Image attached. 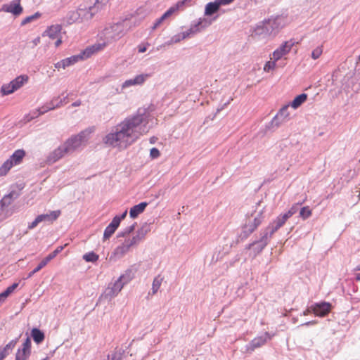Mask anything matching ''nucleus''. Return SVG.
Wrapping results in <instances>:
<instances>
[{
    "label": "nucleus",
    "mask_w": 360,
    "mask_h": 360,
    "mask_svg": "<svg viewBox=\"0 0 360 360\" xmlns=\"http://www.w3.org/2000/svg\"><path fill=\"white\" fill-rule=\"evenodd\" d=\"M124 26L123 22H117L107 26L99 34L102 43L95 44L86 47L79 54L63 59L55 64V68H66L73 65L79 60H84L91 57L94 53L102 49L108 44L118 40L124 35Z\"/></svg>",
    "instance_id": "f257e3e1"
},
{
    "label": "nucleus",
    "mask_w": 360,
    "mask_h": 360,
    "mask_svg": "<svg viewBox=\"0 0 360 360\" xmlns=\"http://www.w3.org/2000/svg\"><path fill=\"white\" fill-rule=\"evenodd\" d=\"M147 119V109L139 108L135 114L128 116L117 126V130L126 146L131 145L139 139L135 130L143 122H146Z\"/></svg>",
    "instance_id": "f03ea898"
},
{
    "label": "nucleus",
    "mask_w": 360,
    "mask_h": 360,
    "mask_svg": "<svg viewBox=\"0 0 360 360\" xmlns=\"http://www.w3.org/2000/svg\"><path fill=\"white\" fill-rule=\"evenodd\" d=\"M90 133L87 130H83L77 134L72 135L62 145L64 151L67 153H72L77 150L84 143L88 141V134Z\"/></svg>",
    "instance_id": "7ed1b4c3"
},
{
    "label": "nucleus",
    "mask_w": 360,
    "mask_h": 360,
    "mask_svg": "<svg viewBox=\"0 0 360 360\" xmlns=\"http://www.w3.org/2000/svg\"><path fill=\"white\" fill-rule=\"evenodd\" d=\"M29 77L26 75H20L12 79L7 84H4L0 89L1 96L10 95L19 89L28 82Z\"/></svg>",
    "instance_id": "20e7f679"
},
{
    "label": "nucleus",
    "mask_w": 360,
    "mask_h": 360,
    "mask_svg": "<svg viewBox=\"0 0 360 360\" xmlns=\"http://www.w3.org/2000/svg\"><path fill=\"white\" fill-rule=\"evenodd\" d=\"M294 44L292 40L283 42L273 52L271 60L266 61L263 68H278L276 62L290 51Z\"/></svg>",
    "instance_id": "39448f33"
},
{
    "label": "nucleus",
    "mask_w": 360,
    "mask_h": 360,
    "mask_svg": "<svg viewBox=\"0 0 360 360\" xmlns=\"http://www.w3.org/2000/svg\"><path fill=\"white\" fill-rule=\"evenodd\" d=\"M271 35L275 36L287 24V18L283 15L271 16L264 20Z\"/></svg>",
    "instance_id": "423d86ee"
},
{
    "label": "nucleus",
    "mask_w": 360,
    "mask_h": 360,
    "mask_svg": "<svg viewBox=\"0 0 360 360\" xmlns=\"http://www.w3.org/2000/svg\"><path fill=\"white\" fill-rule=\"evenodd\" d=\"M104 4L96 0L93 6L88 8H79L80 22L89 21L101 9H103Z\"/></svg>",
    "instance_id": "0eeeda50"
},
{
    "label": "nucleus",
    "mask_w": 360,
    "mask_h": 360,
    "mask_svg": "<svg viewBox=\"0 0 360 360\" xmlns=\"http://www.w3.org/2000/svg\"><path fill=\"white\" fill-rule=\"evenodd\" d=\"M61 212L60 210L50 211L49 213L41 214L37 216V217L27 225L29 230L34 229L39 223L47 221L53 223L56 221L60 215Z\"/></svg>",
    "instance_id": "6e6552de"
},
{
    "label": "nucleus",
    "mask_w": 360,
    "mask_h": 360,
    "mask_svg": "<svg viewBox=\"0 0 360 360\" xmlns=\"http://www.w3.org/2000/svg\"><path fill=\"white\" fill-rule=\"evenodd\" d=\"M65 245L58 246L53 252L47 255L38 264L37 266L31 271L27 276V279L31 278L34 274L39 271L41 269H43L51 260L55 258L60 252L64 249Z\"/></svg>",
    "instance_id": "1a4fd4ad"
},
{
    "label": "nucleus",
    "mask_w": 360,
    "mask_h": 360,
    "mask_svg": "<svg viewBox=\"0 0 360 360\" xmlns=\"http://www.w3.org/2000/svg\"><path fill=\"white\" fill-rule=\"evenodd\" d=\"M332 309V304L326 301L314 302L310 306V310L315 316L324 317L328 314Z\"/></svg>",
    "instance_id": "9d476101"
},
{
    "label": "nucleus",
    "mask_w": 360,
    "mask_h": 360,
    "mask_svg": "<svg viewBox=\"0 0 360 360\" xmlns=\"http://www.w3.org/2000/svg\"><path fill=\"white\" fill-rule=\"evenodd\" d=\"M274 335V333H270L269 332H264L262 335L255 338L247 345V350L254 351L255 349L260 347L268 340H270Z\"/></svg>",
    "instance_id": "9b49d317"
},
{
    "label": "nucleus",
    "mask_w": 360,
    "mask_h": 360,
    "mask_svg": "<svg viewBox=\"0 0 360 360\" xmlns=\"http://www.w3.org/2000/svg\"><path fill=\"white\" fill-rule=\"evenodd\" d=\"M0 11L18 16L22 13L23 8L20 5V0H13L8 4H4Z\"/></svg>",
    "instance_id": "f8f14e48"
},
{
    "label": "nucleus",
    "mask_w": 360,
    "mask_h": 360,
    "mask_svg": "<svg viewBox=\"0 0 360 360\" xmlns=\"http://www.w3.org/2000/svg\"><path fill=\"white\" fill-rule=\"evenodd\" d=\"M212 23V21L206 18H200L197 22L192 24L190 28L184 32L188 33V37L190 35L195 34L200 32L203 29L209 27Z\"/></svg>",
    "instance_id": "ddd939ff"
},
{
    "label": "nucleus",
    "mask_w": 360,
    "mask_h": 360,
    "mask_svg": "<svg viewBox=\"0 0 360 360\" xmlns=\"http://www.w3.org/2000/svg\"><path fill=\"white\" fill-rule=\"evenodd\" d=\"M281 124L277 120V117L274 116L270 122L262 126L259 130V134L264 136L275 131Z\"/></svg>",
    "instance_id": "4468645a"
},
{
    "label": "nucleus",
    "mask_w": 360,
    "mask_h": 360,
    "mask_svg": "<svg viewBox=\"0 0 360 360\" xmlns=\"http://www.w3.org/2000/svg\"><path fill=\"white\" fill-rule=\"evenodd\" d=\"M270 35L271 34L264 20L257 24V25L252 32V37H258L259 38H266V37Z\"/></svg>",
    "instance_id": "2eb2a0df"
},
{
    "label": "nucleus",
    "mask_w": 360,
    "mask_h": 360,
    "mask_svg": "<svg viewBox=\"0 0 360 360\" xmlns=\"http://www.w3.org/2000/svg\"><path fill=\"white\" fill-rule=\"evenodd\" d=\"M149 77H150V74L148 73H142L138 75L134 78L127 79L122 84V88L125 89L133 85H141Z\"/></svg>",
    "instance_id": "dca6fc26"
},
{
    "label": "nucleus",
    "mask_w": 360,
    "mask_h": 360,
    "mask_svg": "<svg viewBox=\"0 0 360 360\" xmlns=\"http://www.w3.org/2000/svg\"><path fill=\"white\" fill-rule=\"evenodd\" d=\"M122 140V138L117 129L109 132L103 138V143L111 147H115L116 146L115 143L120 142Z\"/></svg>",
    "instance_id": "f3484780"
},
{
    "label": "nucleus",
    "mask_w": 360,
    "mask_h": 360,
    "mask_svg": "<svg viewBox=\"0 0 360 360\" xmlns=\"http://www.w3.org/2000/svg\"><path fill=\"white\" fill-rule=\"evenodd\" d=\"M65 154H68L66 151H64V148L62 145L54 149L51 152L46 158V163L48 165H52L59 160Z\"/></svg>",
    "instance_id": "a211bd4d"
},
{
    "label": "nucleus",
    "mask_w": 360,
    "mask_h": 360,
    "mask_svg": "<svg viewBox=\"0 0 360 360\" xmlns=\"http://www.w3.org/2000/svg\"><path fill=\"white\" fill-rule=\"evenodd\" d=\"M148 205V202L146 201H143L139 202L137 205L132 206L129 210V217L130 218L134 219L138 217V216L143 213L146 207Z\"/></svg>",
    "instance_id": "6ab92c4d"
},
{
    "label": "nucleus",
    "mask_w": 360,
    "mask_h": 360,
    "mask_svg": "<svg viewBox=\"0 0 360 360\" xmlns=\"http://www.w3.org/2000/svg\"><path fill=\"white\" fill-rule=\"evenodd\" d=\"M119 226L120 224L112 219L104 230L103 241L108 240L115 233Z\"/></svg>",
    "instance_id": "aec40b11"
},
{
    "label": "nucleus",
    "mask_w": 360,
    "mask_h": 360,
    "mask_svg": "<svg viewBox=\"0 0 360 360\" xmlns=\"http://www.w3.org/2000/svg\"><path fill=\"white\" fill-rule=\"evenodd\" d=\"M289 107L290 106L288 104L284 105L274 115L275 117H277V120L281 124L286 122L290 119V112L288 111Z\"/></svg>",
    "instance_id": "412c9836"
},
{
    "label": "nucleus",
    "mask_w": 360,
    "mask_h": 360,
    "mask_svg": "<svg viewBox=\"0 0 360 360\" xmlns=\"http://www.w3.org/2000/svg\"><path fill=\"white\" fill-rule=\"evenodd\" d=\"M26 153L23 149H18L8 159L13 166L20 164L25 156Z\"/></svg>",
    "instance_id": "4be33fe9"
},
{
    "label": "nucleus",
    "mask_w": 360,
    "mask_h": 360,
    "mask_svg": "<svg viewBox=\"0 0 360 360\" xmlns=\"http://www.w3.org/2000/svg\"><path fill=\"white\" fill-rule=\"evenodd\" d=\"M124 283L119 278L113 283L111 288L105 290L106 296L112 297L117 295L123 288Z\"/></svg>",
    "instance_id": "5701e85b"
},
{
    "label": "nucleus",
    "mask_w": 360,
    "mask_h": 360,
    "mask_svg": "<svg viewBox=\"0 0 360 360\" xmlns=\"http://www.w3.org/2000/svg\"><path fill=\"white\" fill-rule=\"evenodd\" d=\"M308 95L306 93L300 94L294 97L288 105L293 109H297L301 106L307 99Z\"/></svg>",
    "instance_id": "b1692460"
},
{
    "label": "nucleus",
    "mask_w": 360,
    "mask_h": 360,
    "mask_svg": "<svg viewBox=\"0 0 360 360\" xmlns=\"http://www.w3.org/2000/svg\"><path fill=\"white\" fill-rule=\"evenodd\" d=\"M30 338H32L34 342L39 345L41 344L45 339V334L43 330L37 327H34L30 331Z\"/></svg>",
    "instance_id": "393cba45"
},
{
    "label": "nucleus",
    "mask_w": 360,
    "mask_h": 360,
    "mask_svg": "<svg viewBox=\"0 0 360 360\" xmlns=\"http://www.w3.org/2000/svg\"><path fill=\"white\" fill-rule=\"evenodd\" d=\"M62 27L60 25H54L49 27L43 34L52 39H57L60 34Z\"/></svg>",
    "instance_id": "a878e982"
},
{
    "label": "nucleus",
    "mask_w": 360,
    "mask_h": 360,
    "mask_svg": "<svg viewBox=\"0 0 360 360\" xmlns=\"http://www.w3.org/2000/svg\"><path fill=\"white\" fill-rule=\"evenodd\" d=\"M176 11H177L176 8L174 7V6H171L160 18H158L155 20V23L151 27L152 30H155V29H157L165 20L170 17Z\"/></svg>",
    "instance_id": "bb28decb"
},
{
    "label": "nucleus",
    "mask_w": 360,
    "mask_h": 360,
    "mask_svg": "<svg viewBox=\"0 0 360 360\" xmlns=\"http://www.w3.org/2000/svg\"><path fill=\"white\" fill-rule=\"evenodd\" d=\"M254 232V230L250 226L249 224H244L242 226V230L238 234L236 243L238 244L240 241L246 240L249 236Z\"/></svg>",
    "instance_id": "cd10ccee"
},
{
    "label": "nucleus",
    "mask_w": 360,
    "mask_h": 360,
    "mask_svg": "<svg viewBox=\"0 0 360 360\" xmlns=\"http://www.w3.org/2000/svg\"><path fill=\"white\" fill-rule=\"evenodd\" d=\"M130 248L131 245L125 240L124 243L114 249L112 255L115 257H122L129 250Z\"/></svg>",
    "instance_id": "c85d7f7f"
},
{
    "label": "nucleus",
    "mask_w": 360,
    "mask_h": 360,
    "mask_svg": "<svg viewBox=\"0 0 360 360\" xmlns=\"http://www.w3.org/2000/svg\"><path fill=\"white\" fill-rule=\"evenodd\" d=\"M220 7L221 6L216 0L214 1L209 2L206 4L205 8V15L212 16L219 11Z\"/></svg>",
    "instance_id": "c756f323"
},
{
    "label": "nucleus",
    "mask_w": 360,
    "mask_h": 360,
    "mask_svg": "<svg viewBox=\"0 0 360 360\" xmlns=\"http://www.w3.org/2000/svg\"><path fill=\"white\" fill-rule=\"evenodd\" d=\"M18 285L19 283L15 282L11 285L8 286L3 292H1L0 293V303L4 302L6 298L14 292Z\"/></svg>",
    "instance_id": "7c9ffc66"
},
{
    "label": "nucleus",
    "mask_w": 360,
    "mask_h": 360,
    "mask_svg": "<svg viewBox=\"0 0 360 360\" xmlns=\"http://www.w3.org/2000/svg\"><path fill=\"white\" fill-rule=\"evenodd\" d=\"M255 242H256V245L252 248V254L254 257H256L263 251L268 245V242H265L261 238L255 240Z\"/></svg>",
    "instance_id": "2f4dec72"
},
{
    "label": "nucleus",
    "mask_w": 360,
    "mask_h": 360,
    "mask_svg": "<svg viewBox=\"0 0 360 360\" xmlns=\"http://www.w3.org/2000/svg\"><path fill=\"white\" fill-rule=\"evenodd\" d=\"M66 22L69 25L77 22H80L79 13L78 12V9L76 11H71L68 12L66 16Z\"/></svg>",
    "instance_id": "473e14b6"
},
{
    "label": "nucleus",
    "mask_w": 360,
    "mask_h": 360,
    "mask_svg": "<svg viewBox=\"0 0 360 360\" xmlns=\"http://www.w3.org/2000/svg\"><path fill=\"white\" fill-rule=\"evenodd\" d=\"M188 37V33L187 32H181L178 33L175 35H174L169 41H166L164 44V46H169L173 44H176L178 42H180L181 40L186 39Z\"/></svg>",
    "instance_id": "72a5a7b5"
},
{
    "label": "nucleus",
    "mask_w": 360,
    "mask_h": 360,
    "mask_svg": "<svg viewBox=\"0 0 360 360\" xmlns=\"http://www.w3.org/2000/svg\"><path fill=\"white\" fill-rule=\"evenodd\" d=\"M136 222L133 223L131 225L125 227L117 234V238H124L134 231L136 226Z\"/></svg>",
    "instance_id": "f704fd0d"
},
{
    "label": "nucleus",
    "mask_w": 360,
    "mask_h": 360,
    "mask_svg": "<svg viewBox=\"0 0 360 360\" xmlns=\"http://www.w3.org/2000/svg\"><path fill=\"white\" fill-rule=\"evenodd\" d=\"M134 277V274L131 269H127L124 273L120 276L118 278L120 281H122L124 285L127 284L129 281H131Z\"/></svg>",
    "instance_id": "c9c22d12"
},
{
    "label": "nucleus",
    "mask_w": 360,
    "mask_h": 360,
    "mask_svg": "<svg viewBox=\"0 0 360 360\" xmlns=\"http://www.w3.org/2000/svg\"><path fill=\"white\" fill-rule=\"evenodd\" d=\"M82 259L86 262H91L95 263L99 259V255L96 253L94 251H90L83 255Z\"/></svg>",
    "instance_id": "e433bc0d"
},
{
    "label": "nucleus",
    "mask_w": 360,
    "mask_h": 360,
    "mask_svg": "<svg viewBox=\"0 0 360 360\" xmlns=\"http://www.w3.org/2000/svg\"><path fill=\"white\" fill-rule=\"evenodd\" d=\"M152 222L143 223L141 226L137 230L136 233L143 239L146 234L149 233L151 230Z\"/></svg>",
    "instance_id": "4c0bfd02"
},
{
    "label": "nucleus",
    "mask_w": 360,
    "mask_h": 360,
    "mask_svg": "<svg viewBox=\"0 0 360 360\" xmlns=\"http://www.w3.org/2000/svg\"><path fill=\"white\" fill-rule=\"evenodd\" d=\"M263 218V211L261 210L254 218L252 222L249 224L250 226L255 231L262 224Z\"/></svg>",
    "instance_id": "58836bf2"
},
{
    "label": "nucleus",
    "mask_w": 360,
    "mask_h": 360,
    "mask_svg": "<svg viewBox=\"0 0 360 360\" xmlns=\"http://www.w3.org/2000/svg\"><path fill=\"white\" fill-rule=\"evenodd\" d=\"M18 341V338H15L11 340L8 344H6L4 347H0V349L4 352L8 356L10 352L13 350V349L16 345Z\"/></svg>",
    "instance_id": "ea45409f"
},
{
    "label": "nucleus",
    "mask_w": 360,
    "mask_h": 360,
    "mask_svg": "<svg viewBox=\"0 0 360 360\" xmlns=\"http://www.w3.org/2000/svg\"><path fill=\"white\" fill-rule=\"evenodd\" d=\"M271 224L266 226L264 230H262L260 232V238L264 240L265 242L269 243V239L272 237L275 232L272 231L270 229Z\"/></svg>",
    "instance_id": "a19ab883"
},
{
    "label": "nucleus",
    "mask_w": 360,
    "mask_h": 360,
    "mask_svg": "<svg viewBox=\"0 0 360 360\" xmlns=\"http://www.w3.org/2000/svg\"><path fill=\"white\" fill-rule=\"evenodd\" d=\"M13 167V164L7 159L0 167V176L6 175Z\"/></svg>",
    "instance_id": "79ce46f5"
},
{
    "label": "nucleus",
    "mask_w": 360,
    "mask_h": 360,
    "mask_svg": "<svg viewBox=\"0 0 360 360\" xmlns=\"http://www.w3.org/2000/svg\"><path fill=\"white\" fill-rule=\"evenodd\" d=\"M31 355V352L17 349L15 360H27Z\"/></svg>",
    "instance_id": "37998d69"
},
{
    "label": "nucleus",
    "mask_w": 360,
    "mask_h": 360,
    "mask_svg": "<svg viewBox=\"0 0 360 360\" xmlns=\"http://www.w3.org/2000/svg\"><path fill=\"white\" fill-rule=\"evenodd\" d=\"M357 291H358V286L356 284H354V283L349 284L348 290H347L348 295L352 296V293H356ZM351 300L353 303H356L359 300L356 297H351Z\"/></svg>",
    "instance_id": "c03bdc74"
},
{
    "label": "nucleus",
    "mask_w": 360,
    "mask_h": 360,
    "mask_svg": "<svg viewBox=\"0 0 360 360\" xmlns=\"http://www.w3.org/2000/svg\"><path fill=\"white\" fill-rule=\"evenodd\" d=\"M27 338L25 339L24 342H22L21 347H19L18 349L21 350H25L27 352H32V341L30 337L27 335V333H26Z\"/></svg>",
    "instance_id": "a18cd8bd"
},
{
    "label": "nucleus",
    "mask_w": 360,
    "mask_h": 360,
    "mask_svg": "<svg viewBox=\"0 0 360 360\" xmlns=\"http://www.w3.org/2000/svg\"><path fill=\"white\" fill-rule=\"evenodd\" d=\"M311 215V210L309 206H304L300 210V217L305 220Z\"/></svg>",
    "instance_id": "49530a36"
},
{
    "label": "nucleus",
    "mask_w": 360,
    "mask_h": 360,
    "mask_svg": "<svg viewBox=\"0 0 360 360\" xmlns=\"http://www.w3.org/2000/svg\"><path fill=\"white\" fill-rule=\"evenodd\" d=\"M6 195V196H8L9 198V199L13 200V202L15 199H17L21 195V193H20L19 191H17L13 187L11 186V189H10L8 193H7Z\"/></svg>",
    "instance_id": "de8ad7c7"
},
{
    "label": "nucleus",
    "mask_w": 360,
    "mask_h": 360,
    "mask_svg": "<svg viewBox=\"0 0 360 360\" xmlns=\"http://www.w3.org/2000/svg\"><path fill=\"white\" fill-rule=\"evenodd\" d=\"M58 99L59 96L53 98L51 101H50L49 103H46V105H48V107L53 106L54 109L60 107L63 105V100L58 101Z\"/></svg>",
    "instance_id": "09e8293b"
},
{
    "label": "nucleus",
    "mask_w": 360,
    "mask_h": 360,
    "mask_svg": "<svg viewBox=\"0 0 360 360\" xmlns=\"http://www.w3.org/2000/svg\"><path fill=\"white\" fill-rule=\"evenodd\" d=\"M40 16H41V13L39 12H37L32 15L27 16L21 22V25H25L30 22L33 21L34 20L39 18Z\"/></svg>",
    "instance_id": "8fccbe9b"
},
{
    "label": "nucleus",
    "mask_w": 360,
    "mask_h": 360,
    "mask_svg": "<svg viewBox=\"0 0 360 360\" xmlns=\"http://www.w3.org/2000/svg\"><path fill=\"white\" fill-rule=\"evenodd\" d=\"M161 281H162V279H159L158 277H156L154 278V280L153 281V284H152V288H151L153 294H155L158 291V290L161 285Z\"/></svg>",
    "instance_id": "3c124183"
},
{
    "label": "nucleus",
    "mask_w": 360,
    "mask_h": 360,
    "mask_svg": "<svg viewBox=\"0 0 360 360\" xmlns=\"http://www.w3.org/2000/svg\"><path fill=\"white\" fill-rule=\"evenodd\" d=\"M41 115H38L37 108L35 109L34 111L30 112V113L25 115L24 120L26 122H30L31 120L37 118Z\"/></svg>",
    "instance_id": "603ef678"
},
{
    "label": "nucleus",
    "mask_w": 360,
    "mask_h": 360,
    "mask_svg": "<svg viewBox=\"0 0 360 360\" xmlns=\"http://www.w3.org/2000/svg\"><path fill=\"white\" fill-rule=\"evenodd\" d=\"M193 0H182V1H178L174 6V7L176 8V10H179L181 9V8H183L184 6H191L192 4V2H193Z\"/></svg>",
    "instance_id": "864d4df0"
},
{
    "label": "nucleus",
    "mask_w": 360,
    "mask_h": 360,
    "mask_svg": "<svg viewBox=\"0 0 360 360\" xmlns=\"http://www.w3.org/2000/svg\"><path fill=\"white\" fill-rule=\"evenodd\" d=\"M124 352L123 349H120L119 352H115L111 355L110 354V360H122Z\"/></svg>",
    "instance_id": "5fc2aeb1"
},
{
    "label": "nucleus",
    "mask_w": 360,
    "mask_h": 360,
    "mask_svg": "<svg viewBox=\"0 0 360 360\" xmlns=\"http://www.w3.org/2000/svg\"><path fill=\"white\" fill-rule=\"evenodd\" d=\"M143 238L136 233L135 236L132 237L131 239L127 240V243L132 247L133 245L137 244L139 241H141Z\"/></svg>",
    "instance_id": "6e6d98bb"
},
{
    "label": "nucleus",
    "mask_w": 360,
    "mask_h": 360,
    "mask_svg": "<svg viewBox=\"0 0 360 360\" xmlns=\"http://www.w3.org/2000/svg\"><path fill=\"white\" fill-rule=\"evenodd\" d=\"M54 110V107L52 106V107H48V105H46V103L41 107H39L37 108V111H38V115H44V113L50 111V110Z\"/></svg>",
    "instance_id": "4d7b16f0"
},
{
    "label": "nucleus",
    "mask_w": 360,
    "mask_h": 360,
    "mask_svg": "<svg viewBox=\"0 0 360 360\" xmlns=\"http://www.w3.org/2000/svg\"><path fill=\"white\" fill-rule=\"evenodd\" d=\"M160 155L159 149L156 147H153L150 150V158L153 160L158 158Z\"/></svg>",
    "instance_id": "13d9d810"
},
{
    "label": "nucleus",
    "mask_w": 360,
    "mask_h": 360,
    "mask_svg": "<svg viewBox=\"0 0 360 360\" xmlns=\"http://www.w3.org/2000/svg\"><path fill=\"white\" fill-rule=\"evenodd\" d=\"M127 210H125L122 214L115 215L112 219L120 225L121 221L127 217Z\"/></svg>",
    "instance_id": "bf43d9fd"
},
{
    "label": "nucleus",
    "mask_w": 360,
    "mask_h": 360,
    "mask_svg": "<svg viewBox=\"0 0 360 360\" xmlns=\"http://www.w3.org/2000/svg\"><path fill=\"white\" fill-rule=\"evenodd\" d=\"M302 203H303V201L295 203L287 212H288V214H290L291 216H292L297 212L298 207L300 205H301Z\"/></svg>",
    "instance_id": "052dcab7"
},
{
    "label": "nucleus",
    "mask_w": 360,
    "mask_h": 360,
    "mask_svg": "<svg viewBox=\"0 0 360 360\" xmlns=\"http://www.w3.org/2000/svg\"><path fill=\"white\" fill-rule=\"evenodd\" d=\"M323 52V50H322V47L321 46H319L317 48H316L311 53V57L314 58V59H317L318 58H319V56L321 55Z\"/></svg>",
    "instance_id": "680f3d73"
},
{
    "label": "nucleus",
    "mask_w": 360,
    "mask_h": 360,
    "mask_svg": "<svg viewBox=\"0 0 360 360\" xmlns=\"http://www.w3.org/2000/svg\"><path fill=\"white\" fill-rule=\"evenodd\" d=\"M273 224H276L280 229V228H281L285 224V222L281 219H280L279 217L278 216L273 221Z\"/></svg>",
    "instance_id": "e2e57ef3"
},
{
    "label": "nucleus",
    "mask_w": 360,
    "mask_h": 360,
    "mask_svg": "<svg viewBox=\"0 0 360 360\" xmlns=\"http://www.w3.org/2000/svg\"><path fill=\"white\" fill-rule=\"evenodd\" d=\"M279 218L281 219L285 223L287 221V220L290 218L292 216L288 214V212L285 213H281L278 215Z\"/></svg>",
    "instance_id": "0e129e2a"
},
{
    "label": "nucleus",
    "mask_w": 360,
    "mask_h": 360,
    "mask_svg": "<svg viewBox=\"0 0 360 360\" xmlns=\"http://www.w3.org/2000/svg\"><path fill=\"white\" fill-rule=\"evenodd\" d=\"M14 188H15L17 191H19L20 193H21V191L24 188L25 184L24 183H16L11 186Z\"/></svg>",
    "instance_id": "69168bd1"
},
{
    "label": "nucleus",
    "mask_w": 360,
    "mask_h": 360,
    "mask_svg": "<svg viewBox=\"0 0 360 360\" xmlns=\"http://www.w3.org/2000/svg\"><path fill=\"white\" fill-rule=\"evenodd\" d=\"M1 200L4 202L5 205L7 207H8L13 202V200L9 199V198L6 196V195H4Z\"/></svg>",
    "instance_id": "338daca9"
},
{
    "label": "nucleus",
    "mask_w": 360,
    "mask_h": 360,
    "mask_svg": "<svg viewBox=\"0 0 360 360\" xmlns=\"http://www.w3.org/2000/svg\"><path fill=\"white\" fill-rule=\"evenodd\" d=\"M216 1L218 2L219 6H221L229 4L231 2H233L234 0H216Z\"/></svg>",
    "instance_id": "774afa93"
}]
</instances>
